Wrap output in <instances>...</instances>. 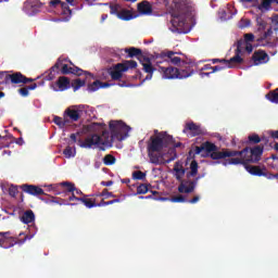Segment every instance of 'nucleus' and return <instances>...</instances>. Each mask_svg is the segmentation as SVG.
I'll return each mask as SVG.
<instances>
[{
  "label": "nucleus",
  "instance_id": "69168bd1",
  "mask_svg": "<svg viewBox=\"0 0 278 278\" xmlns=\"http://www.w3.org/2000/svg\"><path fill=\"white\" fill-rule=\"evenodd\" d=\"M16 144L23 146L25 143V141L23 140V137H20L16 139Z\"/></svg>",
  "mask_w": 278,
  "mask_h": 278
},
{
  "label": "nucleus",
  "instance_id": "7c9ffc66",
  "mask_svg": "<svg viewBox=\"0 0 278 278\" xmlns=\"http://www.w3.org/2000/svg\"><path fill=\"white\" fill-rule=\"evenodd\" d=\"M53 123H55L60 129H64L66 125H68V119H66L64 116L63 118L60 116H54Z\"/></svg>",
  "mask_w": 278,
  "mask_h": 278
},
{
  "label": "nucleus",
  "instance_id": "f257e3e1",
  "mask_svg": "<svg viewBox=\"0 0 278 278\" xmlns=\"http://www.w3.org/2000/svg\"><path fill=\"white\" fill-rule=\"evenodd\" d=\"M194 153L195 155L202 153L203 157H211V160H225L224 166H238L240 164H257L264 154V146L247 147L241 151L227 149L218 151V146L205 141L200 147H195Z\"/></svg>",
  "mask_w": 278,
  "mask_h": 278
},
{
  "label": "nucleus",
  "instance_id": "13d9d810",
  "mask_svg": "<svg viewBox=\"0 0 278 278\" xmlns=\"http://www.w3.org/2000/svg\"><path fill=\"white\" fill-rule=\"evenodd\" d=\"M101 124L99 123H92L91 125L88 126V129H90V131H94V129H97V127H100Z\"/></svg>",
  "mask_w": 278,
  "mask_h": 278
},
{
  "label": "nucleus",
  "instance_id": "b1692460",
  "mask_svg": "<svg viewBox=\"0 0 278 278\" xmlns=\"http://www.w3.org/2000/svg\"><path fill=\"white\" fill-rule=\"evenodd\" d=\"M56 86L60 92H64V90H68V88H71V79L66 76H60L56 80Z\"/></svg>",
  "mask_w": 278,
  "mask_h": 278
},
{
  "label": "nucleus",
  "instance_id": "8fccbe9b",
  "mask_svg": "<svg viewBox=\"0 0 278 278\" xmlns=\"http://www.w3.org/2000/svg\"><path fill=\"white\" fill-rule=\"evenodd\" d=\"M269 36H273V28H268L262 36V40H266V38H269Z\"/></svg>",
  "mask_w": 278,
  "mask_h": 278
},
{
  "label": "nucleus",
  "instance_id": "c03bdc74",
  "mask_svg": "<svg viewBox=\"0 0 278 278\" xmlns=\"http://www.w3.org/2000/svg\"><path fill=\"white\" fill-rule=\"evenodd\" d=\"M253 40H255V35H253V34H245L244 35V41L243 40H241V42H243L242 45H244V43H251V42H253Z\"/></svg>",
  "mask_w": 278,
  "mask_h": 278
},
{
  "label": "nucleus",
  "instance_id": "9b49d317",
  "mask_svg": "<svg viewBox=\"0 0 278 278\" xmlns=\"http://www.w3.org/2000/svg\"><path fill=\"white\" fill-rule=\"evenodd\" d=\"M176 66H179L180 77L182 79H188L194 75V68H197V63L192 61H184L180 59V62Z\"/></svg>",
  "mask_w": 278,
  "mask_h": 278
},
{
  "label": "nucleus",
  "instance_id": "bf43d9fd",
  "mask_svg": "<svg viewBox=\"0 0 278 278\" xmlns=\"http://www.w3.org/2000/svg\"><path fill=\"white\" fill-rule=\"evenodd\" d=\"M269 136L274 138V140H278V130H271L269 132Z\"/></svg>",
  "mask_w": 278,
  "mask_h": 278
},
{
  "label": "nucleus",
  "instance_id": "4be33fe9",
  "mask_svg": "<svg viewBox=\"0 0 278 278\" xmlns=\"http://www.w3.org/2000/svg\"><path fill=\"white\" fill-rule=\"evenodd\" d=\"M174 172L175 179H177L180 184H184V181H186V179H184L186 175V168H184V165L176 162L174 165Z\"/></svg>",
  "mask_w": 278,
  "mask_h": 278
},
{
  "label": "nucleus",
  "instance_id": "5fc2aeb1",
  "mask_svg": "<svg viewBox=\"0 0 278 278\" xmlns=\"http://www.w3.org/2000/svg\"><path fill=\"white\" fill-rule=\"evenodd\" d=\"M211 62L213 64H226L227 63V60L226 59H212Z\"/></svg>",
  "mask_w": 278,
  "mask_h": 278
},
{
  "label": "nucleus",
  "instance_id": "c756f323",
  "mask_svg": "<svg viewBox=\"0 0 278 278\" xmlns=\"http://www.w3.org/2000/svg\"><path fill=\"white\" fill-rule=\"evenodd\" d=\"M74 92H77V90H79V88H84V86H86V79H81V78H77L74 79L71 84Z\"/></svg>",
  "mask_w": 278,
  "mask_h": 278
},
{
  "label": "nucleus",
  "instance_id": "412c9836",
  "mask_svg": "<svg viewBox=\"0 0 278 278\" xmlns=\"http://www.w3.org/2000/svg\"><path fill=\"white\" fill-rule=\"evenodd\" d=\"M137 10L139 14H142L143 16H151V14H153V7L151 5V2L147 0L139 2L137 4Z\"/></svg>",
  "mask_w": 278,
  "mask_h": 278
},
{
  "label": "nucleus",
  "instance_id": "2eb2a0df",
  "mask_svg": "<svg viewBox=\"0 0 278 278\" xmlns=\"http://www.w3.org/2000/svg\"><path fill=\"white\" fill-rule=\"evenodd\" d=\"M18 238L12 236L11 231L1 232L0 235V248L12 249V247L18 244Z\"/></svg>",
  "mask_w": 278,
  "mask_h": 278
},
{
  "label": "nucleus",
  "instance_id": "37998d69",
  "mask_svg": "<svg viewBox=\"0 0 278 278\" xmlns=\"http://www.w3.org/2000/svg\"><path fill=\"white\" fill-rule=\"evenodd\" d=\"M186 201L188 200L181 194L172 198V203H186Z\"/></svg>",
  "mask_w": 278,
  "mask_h": 278
},
{
  "label": "nucleus",
  "instance_id": "58836bf2",
  "mask_svg": "<svg viewBox=\"0 0 278 278\" xmlns=\"http://www.w3.org/2000/svg\"><path fill=\"white\" fill-rule=\"evenodd\" d=\"M110 10H111V14H116L118 18V14H121V10H123V7H121V4H113L110 7Z\"/></svg>",
  "mask_w": 278,
  "mask_h": 278
},
{
  "label": "nucleus",
  "instance_id": "a19ab883",
  "mask_svg": "<svg viewBox=\"0 0 278 278\" xmlns=\"http://www.w3.org/2000/svg\"><path fill=\"white\" fill-rule=\"evenodd\" d=\"M100 197H104V199H116V195L112 192H109L108 189H103L101 192H99Z\"/></svg>",
  "mask_w": 278,
  "mask_h": 278
},
{
  "label": "nucleus",
  "instance_id": "ea45409f",
  "mask_svg": "<svg viewBox=\"0 0 278 278\" xmlns=\"http://www.w3.org/2000/svg\"><path fill=\"white\" fill-rule=\"evenodd\" d=\"M146 177H147V174H144V172L142 170H136L132 173L134 179L142 180V179H146Z\"/></svg>",
  "mask_w": 278,
  "mask_h": 278
},
{
  "label": "nucleus",
  "instance_id": "473e14b6",
  "mask_svg": "<svg viewBox=\"0 0 278 278\" xmlns=\"http://www.w3.org/2000/svg\"><path fill=\"white\" fill-rule=\"evenodd\" d=\"M266 99H268V101H270L271 103H277L278 104V88L273 90V91H269L266 94Z\"/></svg>",
  "mask_w": 278,
  "mask_h": 278
},
{
  "label": "nucleus",
  "instance_id": "f3484780",
  "mask_svg": "<svg viewBox=\"0 0 278 278\" xmlns=\"http://www.w3.org/2000/svg\"><path fill=\"white\" fill-rule=\"evenodd\" d=\"M20 190L24 191L26 194H30V197H42L47 194L45 193V189L36 185H29V184L21 185Z\"/></svg>",
  "mask_w": 278,
  "mask_h": 278
},
{
  "label": "nucleus",
  "instance_id": "09e8293b",
  "mask_svg": "<svg viewBox=\"0 0 278 278\" xmlns=\"http://www.w3.org/2000/svg\"><path fill=\"white\" fill-rule=\"evenodd\" d=\"M225 68H228L226 64L217 65V66H213L212 72L211 73H218V71H225Z\"/></svg>",
  "mask_w": 278,
  "mask_h": 278
},
{
  "label": "nucleus",
  "instance_id": "338daca9",
  "mask_svg": "<svg viewBox=\"0 0 278 278\" xmlns=\"http://www.w3.org/2000/svg\"><path fill=\"white\" fill-rule=\"evenodd\" d=\"M139 199H155V201H157V198H154L153 195H141Z\"/></svg>",
  "mask_w": 278,
  "mask_h": 278
},
{
  "label": "nucleus",
  "instance_id": "7ed1b4c3",
  "mask_svg": "<svg viewBox=\"0 0 278 278\" xmlns=\"http://www.w3.org/2000/svg\"><path fill=\"white\" fill-rule=\"evenodd\" d=\"M68 60L66 59H62L59 58L55 62V64L50 68V73L46 76V80L47 81H51L53 79H55V74L53 73H58V71H61V75H77V77H81V75L86 76V78L88 79V77H91V79H94V76L92 75V73L84 71L77 66H75V64H73V62L70 61V64H65V62H67Z\"/></svg>",
  "mask_w": 278,
  "mask_h": 278
},
{
  "label": "nucleus",
  "instance_id": "a18cd8bd",
  "mask_svg": "<svg viewBox=\"0 0 278 278\" xmlns=\"http://www.w3.org/2000/svg\"><path fill=\"white\" fill-rule=\"evenodd\" d=\"M61 8L64 14H73L71 7H68V2H61Z\"/></svg>",
  "mask_w": 278,
  "mask_h": 278
},
{
  "label": "nucleus",
  "instance_id": "a878e982",
  "mask_svg": "<svg viewBox=\"0 0 278 278\" xmlns=\"http://www.w3.org/2000/svg\"><path fill=\"white\" fill-rule=\"evenodd\" d=\"M138 15L134 14L131 10L122 9L118 13V17L121 21H132V18H136Z\"/></svg>",
  "mask_w": 278,
  "mask_h": 278
},
{
  "label": "nucleus",
  "instance_id": "a211bd4d",
  "mask_svg": "<svg viewBox=\"0 0 278 278\" xmlns=\"http://www.w3.org/2000/svg\"><path fill=\"white\" fill-rule=\"evenodd\" d=\"M252 60L255 64V66H258V64H266L270 58L268 56V53L264 50H256L253 55Z\"/></svg>",
  "mask_w": 278,
  "mask_h": 278
},
{
  "label": "nucleus",
  "instance_id": "de8ad7c7",
  "mask_svg": "<svg viewBox=\"0 0 278 278\" xmlns=\"http://www.w3.org/2000/svg\"><path fill=\"white\" fill-rule=\"evenodd\" d=\"M245 50L248 53H253V45L251 43H243L242 51Z\"/></svg>",
  "mask_w": 278,
  "mask_h": 278
},
{
  "label": "nucleus",
  "instance_id": "e2e57ef3",
  "mask_svg": "<svg viewBox=\"0 0 278 278\" xmlns=\"http://www.w3.org/2000/svg\"><path fill=\"white\" fill-rule=\"evenodd\" d=\"M79 199L81 198L76 197L75 192H73L72 195L68 198V201H79Z\"/></svg>",
  "mask_w": 278,
  "mask_h": 278
},
{
  "label": "nucleus",
  "instance_id": "e433bc0d",
  "mask_svg": "<svg viewBox=\"0 0 278 278\" xmlns=\"http://www.w3.org/2000/svg\"><path fill=\"white\" fill-rule=\"evenodd\" d=\"M76 153L77 151L75 150V148H72L71 146H67L63 151L65 157H75Z\"/></svg>",
  "mask_w": 278,
  "mask_h": 278
},
{
  "label": "nucleus",
  "instance_id": "4c0bfd02",
  "mask_svg": "<svg viewBox=\"0 0 278 278\" xmlns=\"http://www.w3.org/2000/svg\"><path fill=\"white\" fill-rule=\"evenodd\" d=\"M149 187H151V185H147V184H141L137 187V194H147V192H149Z\"/></svg>",
  "mask_w": 278,
  "mask_h": 278
},
{
  "label": "nucleus",
  "instance_id": "0eeeda50",
  "mask_svg": "<svg viewBox=\"0 0 278 278\" xmlns=\"http://www.w3.org/2000/svg\"><path fill=\"white\" fill-rule=\"evenodd\" d=\"M156 66L160 68L161 64H173L174 66L181 62V58L177 56V52L164 50L154 54Z\"/></svg>",
  "mask_w": 278,
  "mask_h": 278
},
{
  "label": "nucleus",
  "instance_id": "2f4dec72",
  "mask_svg": "<svg viewBox=\"0 0 278 278\" xmlns=\"http://www.w3.org/2000/svg\"><path fill=\"white\" fill-rule=\"evenodd\" d=\"M260 142H262V138H260V135L252 134L248 137L245 144H260Z\"/></svg>",
  "mask_w": 278,
  "mask_h": 278
},
{
  "label": "nucleus",
  "instance_id": "4d7b16f0",
  "mask_svg": "<svg viewBox=\"0 0 278 278\" xmlns=\"http://www.w3.org/2000/svg\"><path fill=\"white\" fill-rule=\"evenodd\" d=\"M199 201H201V197L194 195L191 200H189L187 202L191 203L192 205H194V203H199Z\"/></svg>",
  "mask_w": 278,
  "mask_h": 278
},
{
  "label": "nucleus",
  "instance_id": "dca6fc26",
  "mask_svg": "<svg viewBox=\"0 0 278 278\" xmlns=\"http://www.w3.org/2000/svg\"><path fill=\"white\" fill-rule=\"evenodd\" d=\"M242 45H244V42L242 41H238L237 42V49L235 52V56H232L230 60H227L226 62V66L228 68H235L236 64H242V62H244V59H242Z\"/></svg>",
  "mask_w": 278,
  "mask_h": 278
},
{
  "label": "nucleus",
  "instance_id": "864d4df0",
  "mask_svg": "<svg viewBox=\"0 0 278 278\" xmlns=\"http://www.w3.org/2000/svg\"><path fill=\"white\" fill-rule=\"evenodd\" d=\"M105 205H112V200L105 202V200L102 199V200L98 203V207H105Z\"/></svg>",
  "mask_w": 278,
  "mask_h": 278
},
{
  "label": "nucleus",
  "instance_id": "6e6552de",
  "mask_svg": "<svg viewBox=\"0 0 278 278\" xmlns=\"http://www.w3.org/2000/svg\"><path fill=\"white\" fill-rule=\"evenodd\" d=\"M137 66L138 62L134 60L117 63L114 66V70L110 72L111 78L113 81H118L119 79H123V73H127L129 68H136Z\"/></svg>",
  "mask_w": 278,
  "mask_h": 278
},
{
  "label": "nucleus",
  "instance_id": "ddd939ff",
  "mask_svg": "<svg viewBox=\"0 0 278 278\" xmlns=\"http://www.w3.org/2000/svg\"><path fill=\"white\" fill-rule=\"evenodd\" d=\"M4 81L5 84H14V85H18V84H31V81H36V79L34 78H27V76L23 75L21 72H16L14 74H8L4 77Z\"/></svg>",
  "mask_w": 278,
  "mask_h": 278
},
{
  "label": "nucleus",
  "instance_id": "79ce46f5",
  "mask_svg": "<svg viewBox=\"0 0 278 278\" xmlns=\"http://www.w3.org/2000/svg\"><path fill=\"white\" fill-rule=\"evenodd\" d=\"M271 3H273V0H263V2L258 5V10H262L263 8L265 10H270Z\"/></svg>",
  "mask_w": 278,
  "mask_h": 278
},
{
  "label": "nucleus",
  "instance_id": "9d476101",
  "mask_svg": "<svg viewBox=\"0 0 278 278\" xmlns=\"http://www.w3.org/2000/svg\"><path fill=\"white\" fill-rule=\"evenodd\" d=\"M105 146V141L101 136L92 134L91 136L85 138V140L78 139V146L80 149H92V147Z\"/></svg>",
  "mask_w": 278,
  "mask_h": 278
},
{
  "label": "nucleus",
  "instance_id": "f03ea898",
  "mask_svg": "<svg viewBox=\"0 0 278 278\" xmlns=\"http://www.w3.org/2000/svg\"><path fill=\"white\" fill-rule=\"evenodd\" d=\"M170 144H173V136L168 135L166 131H161L156 136H151L147 146L150 163L155 164V166L166 164L162 161L164 157L162 151L170 149Z\"/></svg>",
  "mask_w": 278,
  "mask_h": 278
},
{
  "label": "nucleus",
  "instance_id": "f704fd0d",
  "mask_svg": "<svg viewBox=\"0 0 278 278\" xmlns=\"http://www.w3.org/2000/svg\"><path fill=\"white\" fill-rule=\"evenodd\" d=\"M101 89V80H96L92 84H89L87 87L88 92H97Z\"/></svg>",
  "mask_w": 278,
  "mask_h": 278
},
{
  "label": "nucleus",
  "instance_id": "6e6d98bb",
  "mask_svg": "<svg viewBox=\"0 0 278 278\" xmlns=\"http://www.w3.org/2000/svg\"><path fill=\"white\" fill-rule=\"evenodd\" d=\"M50 5L51 8H58V5H62V0H51Z\"/></svg>",
  "mask_w": 278,
  "mask_h": 278
},
{
  "label": "nucleus",
  "instance_id": "72a5a7b5",
  "mask_svg": "<svg viewBox=\"0 0 278 278\" xmlns=\"http://www.w3.org/2000/svg\"><path fill=\"white\" fill-rule=\"evenodd\" d=\"M103 164L105 166H112L114 164H116V157L112 154H106L104 157H103Z\"/></svg>",
  "mask_w": 278,
  "mask_h": 278
},
{
  "label": "nucleus",
  "instance_id": "6ab92c4d",
  "mask_svg": "<svg viewBox=\"0 0 278 278\" xmlns=\"http://www.w3.org/2000/svg\"><path fill=\"white\" fill-rule=\"evenodd\" d=\"M241 165L244 166L245 170H248L250 175H253L254 177H268V173L264 172V169L257 165H249V163Z\"/></svg>",
  "mask_w": 278,
  "mask_h": 278
},
{
  "label": "nucleus",
  "instance_id": "aec40b11",
  "mask_svg": "<svg viewBox=\"0 0 278 278\" xmlns=\"http://www.w3.org/2000/svg\"><path fill=\"white\" fill-rule=\"evenodd\" d=\"M182 131L184 134H188V131H190L192 137L201 136V134H203L201 126L197 125L194 122L187 123Z\"/></svg>",
  "mask_w": 278,
  "mask_h": 278
},
{
  "label": "nucleus",
  "instance_id": "4468645a",
  "mask_svg": "<svg viewBox=\"0 0 278 278\" xmlns=\"http://www.w3.org/2000/svg\"><path fill=\"white\" fill-rule=\"evenodd\" d=\"M159 73H161L163 79H184L178 67L159 66Z\"/></svg>",
  "mask_w": 278,
  "mask_h": 278
},
{
  "label": "nucleus",
  "instance_id": "20e7f679",
  "mask_svg": "<svg viewBox=\"0 0 278 278\" xmlns=\"http://www.w3.org/2000/svg\"><path fill=\"white\" fill-rule=\"evenodd\" d=\"M125 53H128V58H137L140 64L143 66V71L144 73H147L143 81H149L153 79V74L155 73V71H157V68L153 66L149 56H144V54H142V49L130 47L125 49Z\"/></svg>",
  "mask_w": 278,
  "mask_h": 278
},
{
  "label": "nucleus",
  "instance_id": "bb28decb",
  "mask_svg": "<svg viewBox=\"0 0 278 278\" xmlns=\"http://www.w3.org/2000/svg\"><path fill=\"white\" fill-rule=\"evenodd\" d=\"M21 220L22 223H24V225H29V223H34V220H36V215L34 214V211L28 210L24 212L21 216Z\"/></svg>",
  "mask_w": 278,
  "mask_h": 278
},
{
  "label": "nucleus",
  "instance_id": "c85d7f7f",
  "mask_svg": "<svg viewBox=\"0 0 278 278\" xmlns=\"http://www.w3.org/2000/svg\"><path fill=\"white\" fill-rule=\"evenodd\" d=\"M38 88V84L34 83L27 87H24V88H20L18 89V93L22 96V97H29V90H36Z\"/></svg>",
  "mask_w": 278,
  "mask_h": 278
},
{
  "label": "nucleus",
  "instance_id": "3c124183",
  "mask_svg": "<svg viewBox=\"0 0 278 278\" xmlns=\"http://www.w3.org/2000/svg\"><path fill=\"white\" fill-rule=\"evenodd\" d=\"M81 135V132H76V134H71L70 135V138H71V140H72V142H77L78 144H79V140H77V136H80Z\"/></svg>",
  "mask_w": 278,
  "mask_h": 278
},
{
  "label": "nucleus",
  "instance_id": "49530a36",
  "mask_svg": "<svg viewBox=\"0 0 278 278\" xmlns=\"http://www.w3.org/2000/svg\"><path fill=\"white\" fill-rule=\"evenodd\" d=\"M9 194L10 197H16V194H18V186H14L12 185L10 188H9Z\"/></svg>",
  "mask_w": 278,
  "mask_h": 278
},
{
  "label": "nucleus",
  "instance_id": "c9c22d12",
  "mask_svg": "<svg viewBox=\"0 0 278 278\" xmlns=\"http://www.w3.org/2000/svg\"><path fill=\"white\" fill-rule=\"evenodd\" d=\"M60 186L62 188H66V192H75L76 190V187H75V184L71 182V181H63L60 184Z\"/></svg>",
  "mask_w": 278,
  "mask_h": 278
},
{
  "label": "nucleus",
  "instance_id": "f8f14e48",
  "mask_svg": "<svg viewBox=\"0 0 278 278\" xmlns=\"http://www.w3.org/2000/svg\"><path fill=\"white\" fill-rule=\"evenodd\" d=\"M199 179H201V176L195 177L193 180L185 178L182 184L178 186V192H180V194H190L194 192L197 184H199Z\"/></svg>",
  "mask_w": 278,
  "mask_h": 278
},
{
  "label": "nucleus",
  "instance_id": "423d86ee",
  "mask_svg": "<svg viewBox=\"0 0 278 278\" xmlns=\"http://www.w3.org/2000/svg\"><path fill=\"white\" fill-rule=\"evenodd\" d=\"M109 129L112 140H117L118 142H123V140L127 139L129 131H131V128L123 121H111L109 123Z\"/></svg>",
  "mask_w": 278,
  "mask_h": 278
},
{
  "label": "nucleus",
  "instance_id": "393cba45",
  "mask_svg": "<svg viewBox=\"0 0 278 278\" xmlns=\"http://www.w3.org/2000/svg\"><path fill=\"white\" fill-rule=\"evenodd\" d=\"M88 197L90 195L83 194V197L78 199V201H80V203H84V205L89 210H92V207H98L97 199Z\"/></svg>",
  "mask_w": 278,
  "mask_h": 278
},
{
  "label": "nucleus",
  "instance_id": "052dcab7",
  "mask_svg": "<svg viewBox=\"0 0 278 278\" xmlns=\"http://www.w3.org/2000/svg\"><path fill=\"white\" fill-rule=\"evenodd\" d=\"M113 185H114V181H112V180L102 181V182H101V186H105L106 188H110V186H113Z\"/></svg>",
  "mask_w": 278,
  "mask_h": 278
},
{
  "label": "nucleus",
  "instance_id": "cd10ccee",
  "mask_svg": "<svg viewBox=\"0 0 278 278\" xmlns=\"http://www.w3.org/2000/svg\"><path fill=\"white\" fill-rule=\"evenodd\" d=\"M195 175H199V163L193 160L190 163V172L186 174L187 179H190V177H194Z\"/></svg>",
  "mask_w": 278,
  "mask_h": 278
},
{
  "label": "nucleus",
  "instance_id": "1a4fd4ad",
  "mask_svg": "<svg viewBox=\"0 0 278 278\" xmlns=\"http://www.w3.org/2000/svg\"><path fill=\"white\" fill-rule=\"evenodd\" d=\"M84 112H86V105H72L64 111L63 116L68 123H77L84 116Z\"/></svg>",
  "mask_w": 278,
  "mask_h": 278
},
{
  "label": "nucleus",
  "instance_id": "603ef678",
  "mask_svg": "<svg viewBox=\"0 0 278 278\" xmlns=\"http://www.w3.org/2000/svg\"><path fill=\"white\" fill-rule=\"evenodd\" d=\"M117 86H119V88H129V85L127 84L126 80H124L123 78H121L119 80H117Z\"/></svg>",
  "mask_w": 278,
  "mask_h": 278
},
{
  "label": "nucleus",
  "instance_id": "774afa93",
  "mask_svg": "<svg viewBox=\"0 0 278 278\" xmlns=\"http://www.w3.org/2000/svg\"><path fill=\"white\" fill-rule=\"evenodd\" d=\"M124 199H125V197H123V199H114V200H111L112 205H114V203H121V201H123Z\"/></svg>",
  "mask_w": 278,
  "mask_h": 278
},
{
  "label": "nucleus",
  "instance_id": "5701e85b",
  "mask_svg": "<svg viewBox=\"0 0 278 278\" xmlns=\"http://www.w3.org/2000/svg\"><path fill=\"white\" fill-rule=\"evenodd\" d=\"M170 147H173V148H169V152H170L172 156L165 161V164H170V162H175V160H177V150L176 149L184 147V143H181V142L176 143L175 139H173V143L170 144Z\"/></svg>",
  "mask_w": 278,
  "mask_h": 278
},
{
  "label": "nucleus",
  "instance_id": "680f3d73",
  "mask_svg": "<svg viewBox=\"0 0 278 278\" xmlns=\"http://www.w3.org/2000/svg\"><path fill=\"white\" fill-rule=\"evenodd\" d=\"M110 86H113V85L110 83L100 81V88H110Z\"/></svg>",
  "mask_w": 278,
  "mask_h": 278
},
{
  "label": "nucleus",
  "instance_id": "39448f33",
  "mask_svg": "<svg viewBox=\"0 0 278 278\" xmlns=\"http://www.w3.org/2000/svg\"><path fill=\"white\" fill-rule=\"evenodd\" d=\"M172 16V31H176L177 34H188L190 31V24H188L190 13L188 12V8L181 7L178 11L174 12Z\"/></svg>",
  "mask_w": 278,
  "mask_h": 278
},
{
  "label": "nucleus",
  "instance_id": "0e129e2a",
  "mask_svg": "<svg viewBox=\"0 0 278 278\" xmlns=\"http://www.w3.org/2000/svg\"><path fill=\"white\" fill-rule=\"evenodd\" d=\"M212 68H213L212 65L205 64V65L201 68V71H212Z\"/></svg>",
  "mask_w": 278,
  "mask_h": 278
}]
</instances>
